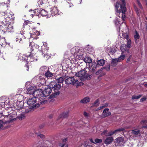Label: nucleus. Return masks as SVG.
<instances>
[{"label":"nucleus","mask_w":147,"mask_h":147,"mask_svg":"<svg viewBox=\"0 0 147 147\" xmlns=\"http://www.w3.org/2000/svg\"><path fill=\"white\" fill-rule=\"evenodd\" d=\"M71 53L73 55L74 57L76 60L84 59V61L86 63L90 64L92 63V60L90 57H87L85 58L83 56L85 53L84 50L81 49L79 47H75L73 48L71 50Z\"/></svg>","instance_id":"nucleus-1"},{"label":"nucleus","mask_w":147,"mask_h":147,"mask_svg":"<svg viewBox=\"0 0 147 147\" xmlns=\"http://www.w3.org/2000/svg\"><path fill=\"white\" fill-rule=\"evenodd\" d=\"M31 44L30 43V45ZM35 46V48L38 49L39 48L38 45H36V46H30V45L29 49H30L31 51L29 54H23L22 56V60L23 61L26 62V64H28L29 62H32L37 61L38 57L37 56L36 54H33V53L34 50V47Z\"/></svg>","instance_id":"nucleus-2"},{"label":"nucleus","mask_w":147,"mask_h":147,"mask_svg":"<svg viewBox=\"0 0 147 147\" xmlns=\"http://www.w3.org/2000/svg\"><path fill=\"white\" fill-rule=\"evenodd\" d=\"M120 0L121 3L117 2L114 5L116 11V14L120 18H121L122 20L124 21L125 17V12L126 11L125 3V0Z\"/></svg>","instance_id":"nucleus-3"},{"label":"nucleus","mask_w":147,"mask_h":147,"mask_svg":"<svg viewBox=\"0 0 147 147\" xmlns=\"http://www.w3.org/2000/svg\"><path fill=\"white\" fill-rule=\"evenodd\" d=\"M16 111H13L11 113L5 117L4 123L1 119H0V130L3 129L5 123H11L15 121L16 118Z\"/></svg>","instance_id":"nucleus-4"},{"label":"nucleus","mask_w":147,"mask_h":147,"mask_svg":"<svg viewBox=\"0 0 147 147\" xmlns=\"http://www.w3.org/2000/svg\"><path fill=\"white\" fill-rule=\"evenodd\" d=\"M49 87L54 91L51 95V98H54L59 95V90L61 88V84L56 83L54 81L51 82L49 84Z\"/></svg>","instance_id":"nucleus-5"},{"label":"nucleus","mask_w":147,"mask_h":147,"mask_svg":"<svg viewBox=\"0 0 147 147\" xmlns=\"http://www.w3.org/2000/svg\"><path fill=\"white\" fill-rule=\"evenodd\" d=\"M9 17H7L6 19L4 20L3 22V25L2 26V28H1L2 30L3 31L4 33L6 32H12L13 31V27L12 24L10 21Z\"/></svg>","instance_id":"nucleus-6"},{"label":"nucleus","mask_w":147,"mask_h":147,"mask_svg":"<svg viewBox=\"0 0 147 147\" xmlns=\"http://www.w3.org/2000/svg\"><path fill=\"white\" fill-rule=\"evenodd\" d=\"M3 8H6L7 10L5 12H2L0 13V21L3 22L4 20L6 19L7 17L11 16L13 15V13H11L10 11L8 10V7L9 4L8 3H2Z\"/></svg>","instance_id":"nucleus-7"},{"label":"nucleus","mask_w":147,"mask_h":147,"mask_svg":"<svg viewBox=\"0 0 147 147\" xmlns=\"http://www.w3.org/2000/svg\"><path fill=\"white\" fill-rule=\"evenodd\" d=\"M34 96H35L36 98H38L40 101L39 102L41 104H42L44 102V100H43L44 99V96L43 94V91L41 89H39L35 90L34 92L32 95Z\"/></svg>","instance_id":"nucleus-8"},{"label":"nucleus","mask_w":147,"mask_h":147,"mask_svg":"<svg viewBox=\"0 0 147 147\" xmlns=\"http://www.w3.org/2000/svg\"><path fill=\"white\" fill-rule=\"evenodd\" d=\"M35 86L30 83V82H26L25 84V87L26 90L25 91L26 94L33 95L35 89Z\"/></svg>","instance_id":"nucleus-9"},{"label":"nucleus","mask_w":147,"mask_h":147,"mask_svg":"<svg viewBox=\"0 0 147 147\" xmlns=\"http://www.w3.org/2000/svg\"><path fill=\"white\" fill-rule=\"evenodd\" d=\"M24 102L22 101H19L18 100L16 102L15 104H12L11 105V107H10L9 110H10L13 108L12 107L14 106V109H16L17 111L19 112H21L22 111V109L24 107H23Z\"/></svg>","instance_id":"nucleus-10"},{"label":"nucleus","mask_w":147,"mask_h":147,"mask_svg":"<svg viewBox=\"0 0 147 147\" xmlns=\"http://www.w3.org/2000/svg\"><path fill=\"white\" fill-rule=\"evenodd\" d=\"M65 83L67 84H71L73 85L77 84V86L81 85L82 82H79L78 80L75 79L74 77H69L65 80Z\"/></svg>","instance_id":"nucleus-11"},{"label":"nucleus","mask_w":147,"mask_h":147,"mask_svg":"<svg viewBox=\"0 0 147 147\" xmlns=\"http://www.w3.org/2000/svg\"><path fill=\"white\" fill-rule=\"evenodd\" d=\"M11 105L9 98H6L5 96H2L0 98V106L1 107H6L5 105L10 106Z\"/></svg>","instance_id":"nucleus-12"},{"label":"nucleus","mask_w":147,"mask_h":147,"mask_svg":"<svg viewBox=\"0 0 147 147\" xmlns=\"http://www.w3.org/2000/svg\"><path fill=\"white\" fill-rule=\"evenodd\" d=\"M85 70V68H84L76 74V76L80 77L82 81L85 80L87 78L86 71Z\"/></svg>","instance_id":"nucleus-13"},{"label":"nucleus","mask_w":147,"mask_h":147,"mask_svg":"<svg viewBox=\"0 0 147 147\" xmlns=\"http://www.w3.org/2000/svg\"><path fill=\"white\" fill-rule=\"evenodd\" d=\"M42 50L41 52L42 55H43L44 57L46 58V59H48L49 58V56L47 54V52L49 49V48L47 47L46 45H45L44 46L41 47Z\"/></svg>","instance_id":"nucleus-14"},{"label":"nucleus","mask_w":147,"mask_h":147,"mask_svg":"<svg viewBox=\"0 0 147 147\" xmlns=\"http://www.w3.org/2000/svg\"><path fill=\"white\" fill-rule=\"evenodd\" d=\"M49 14H51L52 16H53L57 15H59L61 12H60L56 7L54 6L52 7L50 9Z\"/></svg>","instance_id":"nucleus-15"},{"label":"nucleus","mask_w":147,"mask_h":147,"mask_svg":"<svg viewBox=\"0 0 147 147\" xmlns=\"http://www.w3.org/2000/svg\"><path fill=\"white\" fill-rule=\"evenodd\" d=\"M136 2L139 7L141 9V10L140 9H138L135 5H134V8L136 13L139 16L140 15V13L142 11L141 10L142 9L143 7L139 0H136Z\"/></svg>","instance_id":"nucleus-16"},{"label":"nucleus","mask_w":147,"mask_h":147,"mask_svg":"<svg viewBox=\"0 0 147 147\" xmlns=\"http://www.w3.org/2000/svg\"><path fill=\"white\" fill-rule=\"evenodd\" d=\"M47 88H45L43 91V94L44 96V99L46 96H48L51 93L52 91V89L49 86H47Z\"/></svg>","instance_id":"nucleus-17"},{"label":"nucleus","mask_w":147,"mask_h":147,"mask_svg":"<svg viewBox=\"0 0 147 147\" xmlns=\"http://www.w3.org/2000/svg\"><path fill=\"white\" fill-rule=\"evenodd\" d=\"M36 99L35 96L28 98L27 100V103L29 105H33L36 102Z\"/></svg>","instance_id":"nucleus-18"},{"label":"nucleus","mask_w":147,"mask_h":147,"mask_svg":"<svg viewBox=\"0 0 147 147\" xmlns=\"http://www.w3.org/2000/svg\"><path fill=\"white\" fill-rule=\"evenodd\" d=\"M89 69L90 71H95L97 67V65L95 62H93L89 64Z\"/></svg>","instance_id":"nucleus-19"},{"label":"nucleus","mask_w":147,"mask_h":147,"mask_svg":"<svg viewBox=\"0 0 147 147\" xmlns=\"http://www.w3.org/2000/svg\"><path fill=\"white\" fill-rule=\"evenodd\" d=\"M129 49L127 45L125 44H122L120 47V49L123 53H128L129 52Z\"/></svg>","instance_id":"nucleus-20"},{"label":"nucleus","mask_w":147,"mask_h":147,"mask_svg":"<svg viewBox=\"0 0 147 147\" xmlns=\"http://www.w3.org/2000/svg\"><path fill=\"white\" fill-rule=\"evenodd\" d=\"M116 142L117 143L120 145H123L126 142V141L124 140V138L122 137L117 138L116 139Z\"/></svg>","instance_id":"nucleus-21"},{"label":"nucleus","mask_w":147,"mask_h":147,"mask_svg":"<svg viewBox=\"0 0 147 147\" xmlns=\"http://www.w3.org/2000/svg\"><path fill=\"white\" fill-rule=\"evenodd\" d=\"M124 128H121L115 130L114 131H111L108 134V135H106L107 136H110L113 134L117 133L118 131H123L124 130Z\"/></svg>","instance_id":"nucleus-22"},{"label":"nucleus","mask_w":147,"mask_h":147,"mask_svg":"<svg viewBox=\"0 0 147 147\" xmlns=\"http://www.w3.org/2000/svg\"><path fill=\"white\" fill-rule=\"evenodd\" d=\"M24 97L22 94H16L13 98V100H14L15 101H22Z\"/></svg>","instance_id":"nucleus-23"},{"label":"nucleus","mask_w":147,"mask_h":147,"mask_svg":"<svg viewBox=\"0 0 147 147\" xmlns=\"http://www.w3.org/2000/svg\"><path fill=\"white\" fill-rule=\"evenodd\" d=\"M109 109L107 108L104 109L103 111L102 114V117H105L110 115L111 113L109 111Z\"/></svg>","instance_id":"nucleus-24"},{"label":"nucleus","mask_w":147,"mask_h":147,"mask_svg":"<svg viewBox=\"0 0 147 147\" xmlns=\"http://www.w3.org/2000/svg\"><path fill=\"white\" fill-rule=\"evenodd\" d=\"M68 112L67 111L65 112H64L61 114L57 118V120L58 121L61 120L63 118H65L67 117L68 115Z\"/></svg>","instance_id":"nucleus-25"},{"label":"nucleus","mask_w":147,"mask_h":147,"mask_svg":"<svg viewBox=\"0 0 147 147\" xmlns=\"http://www.w3.org/2000/svg\"><path fill=\"white\" fill-rule=\"evenodd\" d=\"M31 107H24L22 109V111L21 113H27L30 112L31 110Z\"/></svg>","instance_id":"nucleus-26"},{"label":"nucleus","mask_w":147,"mask_h":147,"mask_svg":"<svg viewBox=\"0 0 147 147\" xmlns=\"http://www.w3.org/2000/svg\"><path fill=\"white\" fill-rule=\"evenodd\" d=\"M23 38V36L22 34H19L18 36L17 37L16 39V42H19L21 44H22L23 43L22 39Z\"/></svg>","instance_id":"nucleus-27"},{"label":"nucleus","mask_w":147,"mask_h":147,"mask_svg":"<svg viewBox=\"0 0 147 147\" xmlns=\"http://www.w3.org/2000/svg\"><path fill=\"white\" fill-rule=\"evenodd\" d=\"M90 100V99L88 96H86L82 99L80 101L82 104H86L89 102Z\"/></svg>","instance_id":"nucleus-28"},{"label":"nucleus","mask_w":147,"mask_h":147,"mask_svg":"<svg viewBox=\"0 0 147 147\" xmlns=\"http://www.w3.org/2000/svg\"><path fill=\"white\" fill-rule=\"evenodd\" d=\"M113 140L112 137H108L105 140V143L106 144H109L112 142Z\"/></svg>","instance_id":"nucleus-29"},{"label":"nucleus","mask_w":147,"mask_h":147,"mask_svg":"<svg viewBox=\"0 0 147 147\" xmlns=\"http://www.w3.org/2000/svg\"><path fill=\"white\" fill-rule=\"evenodd\" d=\"M49 12H47L44 9H42L40 12V14L43 16H47V17H50V15L48 14Z\"/></svg>","instance_id":"nucleus-30"},{"label":"nucleus","mask_w":147,"mask_h":147,"mask_svg":"<svg viewBox=\"0 0 147 147\" xmlns=\"http://www.w3.org/2000/svg\"><path fill=\"white\" fill-rule=\"evenodd\" d=\"M67 138H65L63 140V143H60L59 144V146L61 147H68L67 144H66V142L67 141Z\"/></svg>","instance_id":"nucleus-31"},{"label":"nucleus","mask_w":147,"mask_h":147,"mask_svg":"<svg viewBox=\"0 0 147 147\" xmlns=\"http://www.w3.org/2000/svg\"><path fill=\"white\" fill-rule=\"evenodd\" d=\"M6 44L5 38H2L0 39V45L2 47H4Z\"/></svg>","instance_id":"nucleus-32"},{"label":"nucleus","mask_w":147,"mask_h":147,"mask_svg":"<svg viewBox=\"0 0 147 147\" xmlns=\"http://www.w3.org/2000/svg\"><path fill=\"white\" fill-rule=\"evenodd\" d=\"M18 118L21 120L25 119L26 118V116L25 114V113H22L20 114L18 116Z\"/></svg>","instance_id":"nucleus-33"},{"label":"nucleus","mask_w":147,"mask_h":147,"mask_svg":"<svg viewBox=\"0 0 147 147\" xmlns=\"http://www.w3.org/2000/svg\"><path fill=\"white\" fill-rule=\"evenodd\" d=\"M53 74L50 72L49 71L47 70L45 74V76L47 78H50L53 76Z\"/></svg>","instance_id":"nucleus-34"},{"label":"nucleus","mask_w":147,"mask_h":147,"mask_svg":"<svg viewBox=\"0 0 147 147\" xmlns=\"http://www.w3.org/2000/svg\"><path fill=\"white\" fill-rule=\"evenodd\" d=\"M134 38L135 40V42L136 43L138 42L137 39L140 38V36L137 31H135V34L134 35Z\"/></svg>","instance_id":"nucleus-35"},{"label":"nucleus","mask_w":147,"mask_h":147,"mask_svg":"<svg viewBox=\"0 0 147 147\" xmlns=\"http://www.w3.org/2000/svg\"><path fill=\"white\" fill-rule=\"evenodd\" d=\"M132 133L136 135H138L140 134V130L137 129H135L132 130Z\"/></svg>","instance_id":"nucleus-36"},{"label":"nucleus","mask_w":147,"mask_h":147,"mask_svg":"<svg viewBox=\"0 0 147 147\" xmlns=\"http://www.w3.org/2000/svg\"><path fill=\"white\" fill-rule=\"evenodd\" d=\"M105 63V60L102 59L99 60L97 62V65L101 66H103Z\"/></svg>","instance_id":"nucleus-37"},{"label":"nucleus","mask_w":147,"mask_h":147,"mask_svg":"<svg viewBox=\"0 0 147 147\" xmlns=\"http://www.w3.org/2000/svg\"><path fill=\"white\" fill-rule=\"evenodd\" d=\"M26 93L25 91V92L23 89L19 88L18 90V94H22L24 93Z\"/></svg>","instance_id":"nucleus-38"},{"label":"nucleus","mask_w":147,"mask_h":147,"mask_svg":"<svg viewBox=\"0 0 147 147\" xmlns=\"http://www.w3.org/2000/svg\"><path fill=\"white\" fill-rule=\"evenodd\" d=\"M125 58V56L124 55H122L119 57L118 58H117L118 62L121 61L123 60Z\"/></svg>","instance_id":"nucleus-39"},{"label":"nucleus","mask_w":147,"mask_h":147,"mask_svg":"<svg viewBox=\"0 0 147 147\" xmlns=\"http://www.w3.org/2000/svg\"><path fill=\"white\" fill-rule=\"evenodd\" d=\"M118 61L117 59H113L111 63L112 65L113 66H115L117 65V62H118Z\"/></svg>","instance_id":"nucleus-40"},{"label":"nucleus","mask_w":147,"mask_h":147,"mask_svg":"<svg viewBox=\"0 0 147 147\" xmlns=\"http://www.w3.org/2000/svg\"><path fill=\"white\" fill-rule=\"evenodd\" d=\"M35 134L37 135V137L39 138H40L42 139H44L45 138L44 135L40 134V133H37L36 132H35Z\"/></svg>","instance_id":"nucleus-41"},{"label":"nucleus","mask_w":147,"mask_h":147,"mask_svg":"<svg viewBox=\"0 0 147 147\" xmlns=\"http://www.w3.org/2000/svg\"><path fill=\"white\" fill-rule=\"evenodd\" d=\"M127 45H127V46L128 47V48H130L131 47V40L130 39L128 38L127 39Z\"/></svg>","instance_id":"nucleus-42"},{"label":"nucleus","mask_w":147,"mask_h":147,"mask_svg":"<svg viewBox=\"0 0 147 147\" xmlns=\"http://www.w3.org/2000/svg\"><path fill=\"white\" fill-rule=\"evenodd\" d=\"M33 32V33H32L33 35L35 34L36 35H38L40 34L39 31H37L35 28H33L32 29Z\"/></svg>","instance_id":"nucleus-43"},{"label":"nucleus","mask_w":147,"mask_h":147,"mask_svg":"<svg viewBox=\"0 0 147 147\" xmlns=\"http://www.w3.org/2000/svg\"><path fill=\"white\" fill-rule=\"evenodd\" d=\"M108 106V104L107 103H105V104H102L101 105L100 107L98 108V110H100L102 109L104 107H107Z\"/></svg>","instance_id":"nucleus-44"},{"label":"nucleus","mask_w":147,"mask_h":147,"mask_svg":"<svg viewBox=\"0 0 147 147\" xmlns=\"http://www.w3.org/2000/svg\"><path fill=\"white\" fill-rule=\"evenodd\" d=\"M47 67L46 66H42V67H41L40 68V71H42V72L44 71H46V70H47Z\"/></svg>","instance_id":"nucleus-45"},{"label":"nucleus","mask_w":147,"mask_h":147,"mask_svg":"<svg viewBox=\"0 0 147 147\" xmlns=\"http://www.w3.org/2000/svg\"><path fill=\"white\" fill-rule=\"evenodd\" d=\"M45 143L47 147H51L53 146L52 145H51V143L49 141H46Z\"/></svg>","instance_id":"nucleus-46"},{"label":"nucleus","mask_w":147,"mask_h":147,"mask_svg":"<svg viewBox=\"0 0 147 147\" xmlns=\"http://www.w3.org/2000/svg\"><path fill=\"white\" fill-rule=\"evenodd\" d=\"M99 104V100L97 99L94 102L93 104V106H97Z\"/></svg>","instance_id":"nucleus-47"},{"label":"nucleus","mask_w":147,"mask_h":147,"mask_svg":"<svg viewBox=\"0 0 147 147\" xmlns=\"http://www.w3.org/2000/svg\"><path fill=\"white\" fill-rule=\"evenodd\" d=\"M63 81V78L62 77H60L58 79V82H57L56 83H59V84L62 83Z\"/></svg>","instance_id":"nucleus-48"},{"label":"nucleus","mask_w":147,"mask_h":147,"mask_svg":"<svg viewBox=\"0 0 147 147\" xmlns=\"http://www.w3.org/2000/svg\"><path fill=\"white\" fill-rule=\"evenodd\" d=\"M142 96V95H139L137 96H133L132 98V99H138L140 98L141 96Z\"/></svg>","instance_id":"nucleus-49"},{"label":"nucleus","mask_w":147,"mask_h":147,"mask_svg":"<svg viewBox=\"0 0 147 147\" xmlns=\"http://www.w3.org/2000/svg\"><path fill=\"white\" fill-rule=\"evenodd\" d=\"M122 36L123 37V38H125L126 40L129 38L128 36L126 33H123L122 34Z\"/></svg>","instance_id":"nucleus-50"},{"label":"nucleus","mask_w":147,"mask_h":147,"mask_svg":"<svg viewBox=\"0 0 147 147\" xmlns=\"http://www.w3.org/2000/svg\"><path fill=\"white\" fill-rule=\"evenodd\" d=\"M114 22L116 25L119 26V25L120 24L119 22V21L117 19H115L114 21Z\"/></svg>","instance_id":"nucleus-51"},{"label":"nucleus","mask_w":147,"mask_h":147,"mask_svg":"<svg viewBox=\"0 0 147 147\" xmlns=\"http://www.w3.org/2000/svg\"><path fill=\"white\" fill-rule=\"evenodd\" d=\"M116 51V50L115 49V48H112L111 49L110 52L112 53V54H113Z\"/></svg>","instance_id":"nucleus-52"},{"label":"nucleus","mask_w":147,"mask_h":147,"mask_svg":"<svg viewBox=\"0 0 147 147\" xmlns=\"http://www.w3.org/2000/svg\"><path fill=\"white\" fill-rule=\"evenodd\" d=\"M95 141L96 143H100L102 142V140L101 139H96L95 140Z\"/></svg>","instance_id":"nucleus-53"},{"label":"nucleus","mask_w":147,"mask_h":147,"mask_svg":"<svg viewBox=\"0 0 147 147\" xmlns=\"http://www.w3.org/2000/svg\"><path fill=\"white\" fill-rule=\"evenodd\" d=\"M107 131L105 130L101 134L102 135H105L106 136V135H108V134H107Z\"/></svg>","instance_id":"nucleus-54"},{"label":"nucleus","mask_w":147,"mask_h":147,"mask_svg":"<svg viewBox=\"0 0 147 147\" xmlns=\"http://www.w3.org/2000/svg\"><path fill=\"white\" fill-rule=\"evenodd\" d=\"M84 115L86 117H88V114L86 112H84Z\"/></svg>","instance_id":"nucleus-55"},{"label":"nucleus","mask_w":147,"mask_h":147,"mask_svg":"<svg viewBox=\"0 0 147 147\" xmlns=\"http://www.w3.org/2000/svg\"><path fill=\"white\" fill-rule=\"evenodd\" d=\"M146 99V98H143L141 99L140 101L141 102H143L145 101Z\"/></svg>","instance_id":"nucleus-56"},{"label":"nucleus","mask_w":147,"mask_h":147,"mask_svg":"<svg viewBox=\"0 0 147 147\" xmlns=\"http://www.w3.org/2000/svg\"><path fill=\"white\" fill-rule=\"evenodd\" d=\"M146 120H142V121L141 122V124H142V123H146Z\"/></svg>","instance_id":"nucleus-57"},{"label":"nucleus","mask_w":147,"mask_h":147,"mask_svg":"<svg viewBox=\"0 0 147 147\" xmlns=\"http://www.w3.org/2000/svg\"><path fill=\"white\" fill-rule=\"evenodd\" d=\"M39 106V104H36L34 106V107H35V108L38 107Z\"/></svg>","instance_id":"nucleus-58"},{"label":"nucleus","mask_w":147,"mask_h":147,"mask_svg":"<svg viewBox=\"0 0 147 147\" xmlns=\"http://www.w3.org/2000/svg\"><path fill=\"white\" fill-rule=\"evenodd\" d=\"M131 56H130L127 59V62H128L131 59Z\"/></svg>","instance_id":"nucleus-59"},{"label":"nucleus","mask_w":147,"mask_h":147,"mask_svg":"<svg viewBox=\"0 0 147 147\" xmlns=\"http://www.w3.org/2000/svg\"><path fill=\"white\" fill-rule=\"evenodd\" d=\"M3 117L2 113H0V118H3Z\"/></svg>","instance_id":"nucleus-60"},{"label":"nucleus","mask_w":147,"mask_h":147,"mask_svg":"<svg viewBox=\"0 0 147 147\" xmlns=\"http://www.w3.org/2000/svg\"><path fill=\"white\" fill-rule=\"evenodd\" d=\"M90 141L92 143H95V142H94L93 141V140H92V139H90Z\"/></svg>","instance_id":"nucleus-61"},{"label":"nucleus","mask_w":147,"mask_h":147,"mask_svg":"<svg viewBox=\"0 0 147 147\" xmlns=\"http://www.w3.org/2000/svg\"><path fill=\"white\" fill-rule=\"evenodd\" d=\"M142 127L143 128H146L147 129V125L146 126H143Z\"/></svg>","instance_id":"nucleus-62"},{"label":"nucleus","mask_w":147,"mask_h":147,"mask_svg":"<svg viewBox=\"0 0 147 147\" xmlns=\"http://www.w3.org/2000/svg\"><path fill=\"white\" fill-rule=\"evenodd\" d=\"M33 134L32 133H30V136H33Z\"/></svg>","instance_id":"nucleus-63"},{"label":"nucleus","mask_w":147,"mask_h":147,"mask_svg":"<svg viewBox=\"0 0 147 147\" xmlns=\"http://www.w3.org/2000/svg\"><path fill=\"white\" fill-rule=\"evenodd\" d=\"M86 147H90V146L89 145L87 144L86 146Z\"/></svg>","instance_id":"nucleus-64"}]
</instances>
